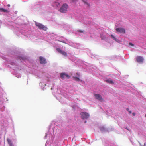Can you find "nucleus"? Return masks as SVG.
<instances>
[{"label": "nucleus", "mask_w": 146, "mask_h": 146, "mask_svg": "<svg viewBox=\"0 0 146 146\" xmlns=\"http://www.w3.org/2000/svg\"><path fill=\"white\" fill-rule=\"evenodd\" d=\"M78 32H80V33H82L83 32V31L82 30H79L78 31Z\"/></svg>", "instance_id": "nucleus-19"}, {"label": "nucleus", "mask_w": 146, "mask_h": 146, "mask_svg": "<svg viewBox=\"0 0 146 146\" xmlns=\"http://www.w3.org/2000/svg\"><path fill=\"white\" fill-rule=\"evenodd\" d=\"M126 129H127V130H128V129H127V128H126Z\"/></svg>", "instance_id": "nucleus-26"}, {"label": "nucleus", "mask_w": 146, "mask_h": 146, "mask_svg": "<svg viewBox=\"0 0 146 146\" xmlns=\"http://www.w3.org/2000/svg\"><path fill=\"white\" fill-rule=\"evenodd\" d=\"M94 96L95 98L99 100L101 102L103 101V100L102 98V97L99 94H95Z\"/></svg>", "instance_id": "nucleus-6"}, {"label": "nucleus", "mask_w": 146, "mask_h": 146, "mask_svg": "<svg viewBox=\"0 0 146 146\" xmlns=\"http://www.w3.org/2000/svg\"><path fill=\"white\" fill-rule=\"evenodd\" d=\"M137 61L140 63H142L144 59L141 56H138L136 58Z\"/></svg>", "instance_id": "nucleus-5"}, {"label": "nucleus", "mask_w": 146, "mask_h": 146, "mask_svg": "<svg viewBox=\"0 0 146 146\" xmlns=\"http://www.w3.org/2000/svg\"><path fill=\"white\" fill-rule=\"evenodd\" d=\"M60 54H62V55H64V56H67V53L64 51H62Z\"/></svg>", "instance_id": "nucleus-11"}, {"label": "nucleus", "mask_w": 146, "mask_h": 146, "mask_svg": "<svg viewBox=\"0 0 146 146\" xmlns=\"http://www.w3.org/2000/svg\"><path fill=\"white\" fill-rule=\"evenodd\" d=\"M0 11L4 12H8V11L7 10L3 8H0Z\"/></svg>", "instance_id": "nucleus-10"}, {"label": "nucleus", "mask_w": 146, "mask_h": 146, "mask_svg": "<svg viewBox=\"0 0 146 146\" xmlns=\"http://www.w3.org/2000/svg\"><path fill=\"white\" fill-rule=\"evenodd\" d=\"M133 114V116H135V113H133V114Z\"/></svg>", "instance_id": "nucleus-21"}, {"label": "nucleus", "mask_w": 146, "mask_h": 146, "mask_svg": "<svg viewBox=\"0 0 146 146\" xmlns=\"http://www.w3.org/2000/svg\"><path fill=\"white\" fill-rule=\"evenodd\" d=\"M7 6H8V7H9V6H10V5L9 4H8L7 5Z\"/></svg>", "instance_id": "nucleus-23"}, {"label": "nucleus", "mask_w": 146, "mask_h": 146, "mask_svg": "<svg viewBox=\"0 0 146 146\" xmlns=\"http://www.w3.org/2000/svg\"><path fill=\"white\" fill-rule=\"evenodd\" d=\"M117 31L120 32L121 33H125V30L123 28H118L116 29Z\"/></svg>", "instance_id": "nucleus-7"}, {"label": "nucleus", "mask_w": 146, "mask_h": 146, "mask_svg": "<svg viewBox=\"0 0 146 146\" xmlns=\"http://www.w3.org/2000/svg\"><path fill=\"white\" fill-rule=\"evenodd\" d=\"M82 118L83 119H86L88 118L89 117V115L86 112H82L80 113Z\"/></svg>", "instance_id": "nucleus-3"}, {"label": "nucleus", "mask_w": 146, "mask_h": 146, "mask_svg": "<svg viewBox=\"0 0 146 146\" xmlns=\"http://www.w3.org/2000/svg\"><path fill=\"white\" fill-rule=\"evenodd\" d=\"M56 50L59 53H61L62 51V50L60 48H57Z\"/></svg>", "instance_id": "nucleus-16"}, {"label": "nucleus", "mask_w": 146, "mask_h": 146, "mask_svg": "<svg viewBox=\"0 0 146 146\" xmlns=\"http://www.w3.org/2000/svg\"><path fill=\"white\" fill-rule=\"evenodd\" d=\"M60 76L61 78L62 79H64L65 77H67L69 78L70 77V76L68 74L64 73H61L60 74Z\"/></svg>", "instance_id": "nucleus-4"}, {"label": "nucleus", "mask_w": 146, "mask_h": 146, "mask_svg": "<svg viewBox=\"0 0 146 146\" xmlns=\"http://www.w3.org/2000/svg\"><path fill=\"white\" fill-rule=\"evenodd\" d=\"M111 37L115 40H116V38L113 35H111Z\"/></svg>", "instance_id": "nucleus-17"}, {"label": "nucleus", "mask_w": 146, "mask_h": 146, "mask_svg": "<svg viewBox=\"0 0 146 146\" xmlns=\"http://www.w3.org/2000/svg\"><path fill=\"white\" fill-rule=\"evenodd\" d=\"M9 145H10V146H13L12 143H11V144H9Z\"/></svg>", "instance_id": "nucleus-20"}, {"label": "nucleus", "mask_w": 146, "mask_h": 146, "mask_svg": "<svg viewBox=\"0 0 146 146\" xmlns=\"http://www.w3.org/2000/svg\"><path fill=\"white\" fill-rule=\"evenodd\" d=\"M40 62L41 64H45L46 63V60L42 57H39Z\"/></svg>", "instance_id": "nucleus-8"}, {"label": "nucleus", "mask_w": 146, "mask_h": 146, "mask_svg": "<svg viewBox=\"0 0 146 146\" xmlns=\"http://www.w3.org/2000/svg\"><path fill=\"white\" fill-rule=\"evenodd\" d=\"M145 117H146V114H145Z\"/></svg>", "instance_id": "nucleus-25"}, {"label": "nucleus", "mask_w": 146, "mask_h": 146, "mask_svg": "<svg viewBox=\"0 0 146 146\" xmlns=\"http://www.w3.org/2000/svg\"><path fill=\"white\" fill-rule=\"evenodd\" d=\"M68 8V5L66 4H64L59 10L62 13H65L67 11Z\"/></svg>", "instance_id": "nucleus-1"}, {"label": "nucleus", "mask_w": 146, "mask_h": 146, "mask_svg": "<svg viewBox=\"0 0 146 146\" xmlns=\"http://www.w3.org/2000/svg\"><path fill=\"white\" fill-rule=\"evenodd\" d=\"M35 24L36 26L38 27L39 29H43L44 31L47 30V28L42 24L36 22H35Z\"/></svg>", "instance_id": "nucleus-2"}, {"label": "nucleus", "mask_w": 146, "mask_h": 146, "mask_svg": "<svg viewBox=\"0 0 146 146\" xmlns=\"http://www.w3.org/2000/svg\"><path fill=\"white\" fill-rule=\"evenodd\" d=\"M82 1L86 5H87L89 6V4L87 3V1L86 0H82Z\"/></svg>", "instance_id": "nucleus-14"}, {"label": "nucleus", "mask_w": 146, "mask_h": 146, "mask_svg": "<svg viewBox=\"0 0 146 146\" xmlns=\"http://www.w3.org/2000/svg\"><path fill=\"white\" fill-rule=\"evenodd\" d=\"M100 37L102 40H104L106 39V37L103 34H101L100 35Z\"/></svg>", "instance_id": "nucleus-13"}, {"label": "nucleus", "mask_w": 146, "mask_h": 146, "mask_svg": "<svg viewBox=\"0 0 146 146\" xmlns=\"http://www.w3.org/2000/svg\"><path fill=\"white\" fill-rule=\"evenodd\" d=\"M129 44L130 46H134L133 44L132 43H129Z\"/></svg>", "instance_id": "nucleus-18"}, {"label": "nucleus", "mask_w": 146, "mask_h": 146, "mask_svg": "<svg viewBox=\"0 0 146 146\" xmlns=\"http://www.w3.org/2000/svg\"><path fill=\"white\" fill-rule=\"evenodd\" d=\"M7 142L8 143V144L9 145L10 144H11L12 143L11 140L7 138Z\"/></svg>", "instance_id": "nucleus-15"}, {"label": "nucleus", "mask_w": 146, "mask_h": 146, "mask_svg": "<svg viewBox=\"0 0 146 146\" xmlns=\"http://www.w3.org/2000/svg\"><path fill=\"white\" fill-rule=\"evenodd\" d=\"M106 82L109 83L111 84H114V82H113L112 80H106Z\"/></svg>", "instance_id": "nucleus-9"}, {"label": "nucleus", "mask_w": 146, "mask_h": 146, "mask_svg": "<svg viewBox=\"0 0 146 146\" xmlns=\"http://www.w3.org/2000/svg\"><path fill=\"white\" fill-rule=\"evenodd\" d=\"M127 110L128 111L129 110V108H127Z\"/></svg>", "instance_id": "nucleus-24"}, {"label": "nucleus", "mask_w": 146, "mask_h": 146, "mask_svg": "<svg viewBox=\"0 0 146 146\" xmlns=\"http://www.w3.org/2000/svg\"><path fill=\"white\" fill-rule=\"evenodd\" d=\"M74 79L76 81H80V79L78 77H73Z\"/></svg>", "instance_id": "nucleus-12"}, {"label": "nucleus", "mask_w": 146, "mask_h": 146, "mask_svg": "<svg viewBox=\"0 0 146 146\" xmlns=\"http://www.w3.org/2000/svg\"><path fill=\"white\" fill-rule=\"evenodd\" d=\"M129 112L130 113H131L132 112L131 111H129Z\"/></svg>", "instance_id": "nucleus-22"}]
</instances>
